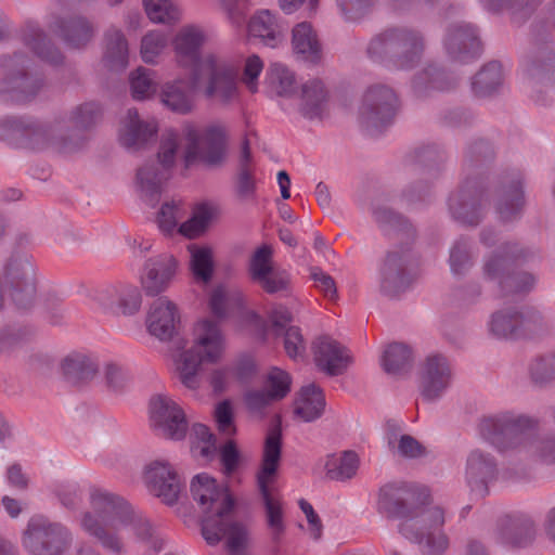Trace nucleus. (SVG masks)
I'll use <instances>...</instances> for the list:
<instances>
[{
	"mask_svg": "<svg viewBox=\"0 0 555 555\" xmlns=\"http://www.w3.org/2000/svg\"><path fill=\"white\" fill-rule=\"evenodd\" d=\"M88 504V509L78 515L77 524L108 553H125L126 540L130 537L154 550L162 548L156 528L122 496L92 487L89 490Z\"/></svg>",
	"mask_w": 555,
	"mask_h": 555,
	"instance_id": "f257e3e1",
	"label": "nucleus"
},
{
	"mask_svg": "<svg viewBox=\"0 0 555 555\" xmlns=\"http://www.w3.org/2000/svg\"><path fill=\"white\" fill-rule=\"evenodd\" d=\"M428 489L404 482L383 486L378 491L377 512L387 518L400 519V534L420 545L425 555H441L449 546L442 530L444 511L430 505Z\"/></svg>",
	"mask_w": 555,
	"mask_h": 555,
	"instance_id": "f03ea898",
	"label": "nucleus"
},
{
	"mask_svg": "<svg viewBox=\"0 0 555 555\" xmlns=\"http://www.w3.org/2000/svg\"><path fill=\"white\" fill-rule=\"evenodd\" d=\"M538 422L511 411L483 416L478 424L480 437L501 452L514 451L525 461L555 463V437L534 435Z\"/></svg>",
	"mask_w": 555,
	"mask_h": 555,
	"instance_id": "7ed1b4c3",
	"label": "nucleus"
},
{
	"mask_svg": "<svg viewBox=\"0 0 555 555\" xmlns=\"http://www.w3.org/2000/svg\"><path fill=\"white\" fill-rule=\"evenodd\" d=\"M191 493L204 514L202 534L210 545L227 539L231 552L238 551L246 541L245 527L232 519L234 500L229 489L206 473L196 475L191 481Z\"/></svg>",
	"mask_w": 555,
	"mask_h": 555,
	"instance_id": "20e7f679",
	"label": "nucleus"
},
{
	"mask_svg": "<svg viewBox=\"0 0 555 555\" xmlns=\"http://www.w3.org/2000/svg\"><path fill=\"white\" fill-rule=\"evenodd\" d=\"M204 42L205 34L202 28L194 25L182 27L172 41L178 63L207 78V98H217L223 103H229L238 95L237 69L233 63L214 54L201 56Z\"/></svg>",
	"mask_w": 555,
	"mask_h": 555,
	"instance_id": "39448f33",
	"label": "nucleus"
},
{
	"mask_svg": "<svg viewBox=\"0 0 555 555\" xmlns=\"http://www.w3.org/2000/svg\"><path fill=\"white\" fill-rule=\"evenodd\" d=\"M282 435L276 425L266 437L261 468L257 474V486L264 507V515L270 531L273 553L279 554L286 531L284 502L275 488V477L281 460Z\"/></svg>",
	"mask_w": 555,
	"mask_h": 555,
	"instance_id": "423d86ee",
	"label": "nucleus"
},
{
	"mask_svg": "<svg viewBox=\"0 0 555 555\" xmlns=\"http://www.w3.org/2000/svg\"><path fill=\"white\" fill-rule=\"evenodd\" d=\"M534 250L519 242L502 243L482 259L481 272L485 281L494 283L503 295L526 293L533 288L535 278L528 272L514 273L511 268L533 258Z\"/></svg>",
	"mask_w": 555,
	"mask_h": 555,
	"instance_id": "0eeeda50",
	"label": "nucleus"
},
{
	"mask_svg": "<svg viewBox=\"0 0 555 555\" xmlns=\"http://www.w3.org/2000/svg\"><path fill=\"white\" fill-rule=\"evenodd\" d=\"M224 349L225 339L219 325L208 319L198 321L193 328L192 346L175 359L181 384L191 390L197 389L201 385V364L219 361Z\"/></svg>",
	"mask_w": 555,
	"mask_h": 555,
	"instance_id": "6e6552de",
	"label": "nucleus"
},
{
	"mask_svg": "<svg viewBox=\"0 0 555 555\" xmlns=\"http://www.w3.org/2000/svg\"><path fill=\"white\" fill-rule=\"evenodd\" d=\"M423 35L409 27L389 28L374 36L366 52L371 60L390 69H411L423 55Z\"/></svg>",
	"mask_w": 555,
	"mask_h": 555,
	"instance_id": "1a4fd4ad",
	"label": "nucleus"
},
{
	"mask_svg": "<svg viewBox=\"0 0 555 555\" xmlns=\"http://www.w3.org/2000/svg\"><path fill=\"white\" fill-rule=\"evenodd\" d=\"M65 128L64 120L39 122L16 117H0V140L13 146L31 149L54 146L64 151Z\"/></svg>",
	"mask_w": 555,
	"mask_h": 555,
	"instance_id": "9d476101",
	"label": "nucleus"
},
{
	"mask_svg": "<svg viewBox=\"0 0 555 555\" xmlns=\"http://www.w3.org/2000/svg\"><path fill=\"white\" fill-rule=\"evenodd\" d=\"M74 542L73 531L43 515L31 516L21 534L27 555H66Z\"/></svg>",
	"mask_w": 555,
	"mask_h": 555,
	"instance_id": "9b49d317",
	"label": "nucleus"
},
{
	"mask_svg": "<svg viewBox=\"0 0 555 555\" xmlns=\"http://www.w3.org/2000/svg\"><path fill=\"white\" fill-rule=\"evenodd\" d=\"M43 85L42 77L30 69V61L23 54L0 60V99L28 102Z\"/></svg>",
	"mask_w": 555,
	"mask_h": 555,
	"instance_id": "f8f14e48",
	"label": "nucleus"
},
{
	"mask_svg": "<svg viewBox=\"0 0 555 555\" xmlns=\"http://www.w3.org/2000/svg\"><path fill=\"white\" fill-rule=\"evenodd\" d=\"M178 141V133L175 130L165 131L160 140L157 164L139 168L137 184L147 199L156 201L162 192L163 183L169 178V170L177 157Z\"/></svg>",
	"mask_w": 555,
	"mask_h": 555,
	"instance_id": "ddd939ff",
	"label": "nucleus"
},
{
	"mask_svg": "<svg viewBox=\"0 0 555 555\" xmlns=\"http://www.w3.org/2000/svg\"><path fill=\"white\" fill-rule=\"evenodd\" d=\"M399 108V100L396 92L385 85L371 86L360 107L362 125L372 134H376L393 120Z\"/></svg>",
	"mask_w": 555,
	"mask_h": 555,
	"instance_id": "4468645a",
	"label": "nucleus"
},
{
	"mask_svg": "<svg viewBox=\"0 0 555 555\" xmlns=\"http://www.w3.org/2000/svg\"><path fill=\"white\" fill-rule=\"evenodd\" d=\"M453 220L465 225H477L486 216V192L475 178L465 179L448 198Z\"/></svg>",
	"mask_w": 555,
	"mask_h": 555,
	"instance_id": "2eb2a0df",
	"label": "nucleus"
},
{
	"mask_svg": "<svg viewBox=\"0 0 555 555\" xmlns=\"http://www.w3.org/2000/svg\"><path fill=\"white\" fill-rule=\"evenodd\" d=\"M150 424L156 435L175 441L185 438L189 423L184 410L169 396L155 395L149 405Z\"/></svg>",
	"mask_w": 555,
	"mask_h": 555,
	"instance_id": "dca6fc26",
	"label": "nucleus"
},
{
	"mask_svg": "<svg viewBox=\"0 0 555 555\" xmlns=\"http://www.w3.org/2000/svg\"><path fill=\"white\" fill-rule=\"evenodd\" d=\"M183 134L189 142L185 163L199 156L207 165H219L225 155V132L220 125H210L198 130L194 125H185Z\"/></svg>",
	"mask_w": 555,
	"mask_h": 555,
	"instance_id": "f3484780",
	"label": "nucleus"
},
{
	"mask_svg": "<svg viewBox=\"0 0 555 555\" xmlns=\"http://www.w3.org/2000/svg\"><path fill=\"white\" fill-rule=\"evenodd\" d=\"M183 216L184 210L179 203L163 204L156 219L159 230L166 235L178 232L189 238L196 237L206 230L214 216V209L208 204H201L195 208L193 216L178 227Z\"/></svg>",
	"mask_w": 555,
	"mask_h": 555,
	"instance_id": "a211bd4d",
	"label": "nucleus"
},
{
	"mask_svg": "<svg viewBox=\"0 0 555 555\" xmlns=\"http://www.w3.org/2000/svg\"><path fill=\"white\" fill-rule=\"evenodd\" d=\"M412 249L409 245H398L389 249L378 270L380 292L395 297L404 292L410 283L409 266L412 262Z\"/></svg>",
	"mask_w": 555,
	"mask_h": 555,
	"instance_id": "6ab92c4d",
	"label": "nucleus"
},
{
	"mask_svg": "<svg viewBox=\"0 0 555 555\" xmlns=\"http://www.w3.org/2000/svg\"><path fill=\"white\" fill-rule=\"evenodd\" d=\"M524 181V172L517 168L509 169L500 176L498 196L494 203V210L500 222L512 223L522 217L526 206Z\"/></svg>",
	"mask_w": 555,
	"mask_h": 555,
	"instance_id": "aec40b11",
	"label": "nucleus"
},
{
	"mask_svg": "<svg viewBox=\"0 0 555 555\" xmlns=\"http://www.w3.org/2000/svg\"><path fill=\"white\" fill-rule=\"evenodd\" d=\"M452 378L453 371L451 363L442 353H429L420 364V391L427 401L440 399L451 386Z\"/></svg>",
	"mask_w": 555,
	"mask_h": 555,
	"instance_id": "412c9836",
	"label": "nucleus"
},
{
	"mask_svg": "<svg viewBox=\"0 0 555 555\" xmlns=\"http://www.w3.org/2000/svg\"><path fill=\"white\" fill-rule=\"evenodd\" d=\"M443 49L454 62L468 63L477 59L482 44L477 26L467 22H455L446 28Z\"/></svg>",
	"mask_w": 555,
	"mask_h": 555,
	"instance_id": "4be33fe9",
	"label": "nucleus"
},
{
	"mask_svg": "<svg viewBox=\"0 0 555 555\" xmlns=\"http://www.w3.org/2000/svg\"><path fill=\"white\" fill-rule=\"evenodd\" d=\"M532 100L543 106L550 101L542 94L555 86V51L548 47L528 55L524 62Z\"/></svg>",
	"mask_w": 555,
	"mask_h": 555,
	"instance_id": "5701e85b",
	"label": "nucleus"
},
{
	"mask_svg": "<svg viewBox=\"0 0 555 555\" xmlns=\"http://www.w3.org/2000/svg\"><path fill=\"white\" fill-rule=\"evenodd\" d=\"M144 482L153 495L169 506L178 502L184 486L176 468L164 460L152 461L145 466Z\"/></svg>",
	"mask_w": 555,
	"mask_h": 555,
	"instance_id": "b1692460",
	"label": "nucleus"
},
{
	"mask_svg": "<svg viewBox=\"0 0 555 555\" xmlns=\"http://www.w3.org/2000/svg\"><path fill=\"white\" fill-rule=\"evenodd\" d=\"M203 74L192 72L190 80L177 78L164 82L159 89V101L168 111L188 115L195 108L196 89Z\"/></svg>",
	"mask_w": 555,
	"mask_h": 555,
	"instance_id": "393cba45",
	"label": "nucleus"
},
{
	"mask_svg": "<svg viewBox=\"0 0 555 555\" xmlns=\"http://www.w3.org/2000/svg\"><path fill=\"white\" fill-rule=\"evenodd\" d=\"M289 374L279 367H272L267 374L266 389L249 390L244 400L247 409L254 414H263L264 410L275 400L283 399L291 389Z\"/></svg>",
	"mask_w": 555,
	"mask_h": 555,
	"instance_id": "a878e982",
	"label": "nucleus"
},
{
	"mask_svg": "<svg viewBox=\"0 0 555 555\" xmlns=\"http://www.w3.org/2000/svg\"><path fill=\"white\" fill-rule=\"evenodd\" d=\"M98 305L105 311L135 314L142 304V296L134 285L119 284L100 288L94 296Z\"/></svg>",
	"mask_w": 555,
	"mask_h": 555,
	"instance_id": "bb28decb",
	"label": "nucleus"
},
{
	"mask_svg": "<svg viewBox=\"0 0 555 555\" xmlns=\"http://www.w3.org/2000/svg\"><path fill=\"white\" fill-rule=\"evenodd\" d=\"M180 313L177 305L167 297L153 301L146 314L147 332L159 340H170L177 333Z\"/></svg>",
	"mask_w": 555,
	"mask_h": 555,
	"instance_id": "cd10ccee",
	"label": "nucleus"
},
{
	"mask_svg": "<svg viewBox=\"0 0 555 555\" xmlns=\"http://www.w3.org/2000/svg\"><path fill=\"white\" fill-rule=\"evenodd\" d=\"M498 474L495 459L488 452L475 449L469 452L465 465V480L472 492L479 496L488 493V486Z\"/></svg>",
	"mask_w": 555,
	"mask_h": 555,
	"instance_id": "c85d7f7f",
	"label": "nucleus"
},
{
	"mask_svg": "<svg viewBox=\"0 0 555 555\" xmlns=\"http://www.w3.org/2000/svg\"><path fill=\"white\" fill-rule=\"evenodd\" d=\"M177 260L164 254L146 260L141 275V285L147 296H157L170 285L177 272Z\"/></svg>",
	"mask_w": 555,
	"mask_h": 555,
	"instance_id": "c756f323",
	"label": "nucleus"
},
{
	"mask_svg": "<svg viewBox=\"0 0 555 555\" xmlns=\"http://www.w3.org/2000/svg\"><path fill=\"white\" fill-rule=\"evenodd\" d=\"M313 351L317 366L330 376L343 374L351 361L348 350L330 337H320Z\"/></svg>",
	"mask_w": 555,
	"mask_h": 555,
	"instance_id": "7c9ffc66",
	"label": "nucleus"
},
{
	"mask_svg": "<svg viewBox=\"0 0 555 555\" xmlns=\"http://www.w3.org/2000/svg\"><path fill=\"white\" fill-rule=\"evenodd\" d=\"M50 28L72 48H83L94 37L95 28L85 16L73 15L65 18L54 16Z\"/></svg>",
	"mask_w": 555,
	"mask_h": 555,
	"instance_id": "2f4dec72",
	"label": "nucleus"
},
{
	"mask_svg": "<svg viewBox=\"0 0 555 555\" xmlns=\"http://www.w3.org/2000/svg\"><path fill=\"white\" fill-rule=\"evenodd\" d=\"M328 92L322 80L309 79L300 87L298 113L309 120H322L327 113Z\"/></svg>",
	"mask_w": 555,
	"mask_h": 555,
	"instance_id": "473e14b6",
	"label": "nucleus"
},
{
	"mask_svg": "<svg viewBox=\"0 0 555 555\" xmlns=\"http://www.w3.org/2000/svg\"><path fill=\"white\" fill-rule=\"evenodd\" d=\"M247 30L250 37L258 38L264 46L278 48L284 41L286 24L275 13L260 10L250 17Z\"/></svg>",
	"mask_w": 555,
	"mask_h": 555,
	"instance_id": "72a5a7b5",
	"label": "nucleus"
},
{
	"mask_svg": "<svg viewBox=\"0 0 555 555\" xmlns=\"http://www.w3.org/2000/svg\"><path fill=\"white\" fill-rule=\"evenodd\" d=\"M4 278L14 288L13 299L16 305L25 307L26 304L18 296L23 294L27 302L33 299L35 293L33 264L26 257H14L4 268Z\"/></svg>",
	"mask_w": 555,
	"mask_h": 555,
	"instance_id": "f704fd0d",
	"label": "nucleus"
},
{
	"mask_svg": "<svg viewBox=\"0 0 555 555\" xmlns=\"http://www.w3.org/2000/svg\"><path fill=\"white\" fill-rule=\"evenodd\" d=\"M292 48L296 57L309 64L322 59V44L314 27L309 22L296 24L292 30Z\"/></svg>",
	"mask_w": 555,
	"mask_h": 555,
	"instance_id": "c9c22d12",
	"label": "nucleus"
},
{
	"mask_svg": "<svg viewBox=\"0 0 555 555\" xmlns=\"http://www.w3.org/2000/svg\"><path fill=\"white\" fill-rule=\"evenodd\" d=\"M157 133L155 119L141 120L138 111L130 108L127 112L119 140L128 149H139L152 140Z\"/></svg>",
	"mask_w": 555,
	"mask_h": 555,
	"instance_id": "e433bc0d",
	"label": "nucleus"
},
{
	"mask_svg": "<svg viewBox=\"0 0 555 555\" xmlns=\"http://www.w3.org/2000/svg\"><path fill=\"white\" fill-rule=\"evenodd\" d=\"M103 63L112 70H122L129 63L128 41L124 33L114 26L104 33Z\"/></svg>",
	"mask_w": 555,
	"mask_h": 555,
	"instance_id": "4c0bfd02",
	"label": "nucleus"
},
{
	"mask_svg": "<svg viewBox=\"0 0 555 555\" xmlns=\"http://www.w3.org/2000/svg\"><path fill=\"white\" fill-rule=\"evenodd\" d=\"M534 533L531 520L506 517L500 522L498 539L505 545L525 547L533 541Z\"/></svg>",
	"mask_w": 555,
	"mask_h": 555,
	"instance_id": "58836bf2",
	"label": "nucleus"
},
{
	"mask_svg": "<svg viewBox=\"0 0 555 555\" xmlns=\"http://www.w3.org/2000/svg\"><path fill=\"white\" fill-rule=\"evenodd\" d=\"M456 85V79L437 66L430 65L420 72L413 80V90L418 98L435 91H447Z\"/></svg>",
	"mask_w": 555,
	"mask_h": 555,
	"instance_id": "ea45409f",
	"label": "nucleus"
},
{
	"mask_svg": "<svg viewBox=\"0 0 555 555\" xmlns=\"http://www.w3.org/2000/svg\"><path fill=\"white\" fill-rule=\"evenodd\" d=\"M245 296L236 287L217 286L210 294L209 308L217 318H225L244 309Z\"/></svg>",
	"mask_w": 555,
	"mask_h": 555,
	"instance_id": "a19ab883",
	"label": "nucleus"
},
{
	"mask_svg": "<svg viewBox=\"0 0 555 555\" xmlns=\"http://www.w3.org/2000/svg\"><path fill=\"white\" fill-rule=\"evenodd\" d=\"M325 408L322 389L314 384L304 386L295 401V414L305 422L319 418Z\"/></svg>",
	"mask_w": 555,
	"mask_h": 555,
	"instance_id": "79ce46f5",
	"label": "nucleus"
},
{
	"mask_svg": "<svg viewBox=\"0 0 555 555\" xmlns=\"http://www.w3.org/2000/svg\"><path fill=\"white\" fill-rule=\"evenodd\" d=\"M234 190L241 201L253 199L256 194V179L247 141L243 142Z\"/></svg>",
	"mask_w": 555,
	"mask_h": 555,
	"instance_id": "37998d69",
	"label": "nucleus"
},
{
	"mask_svg": "<svg viewBox=\"0 0 555 555\" xmlns=\"http://www.w3.org/2000/svg\"><path fill=\"white\" fill-rule=\"evenodd\" d=\"M360 460L356 452L344 451L326 456L324 469L326 476L336 481H346L356 476Z\"/></svg>",
	"mask_w": 555,
	"mask_h": 555,
	"instance_id": "c03bdc74",
	"label": "nucleus"
},
{
	"mask_svg": "<svg viewBox=\"0 0 555 555\" xmlns=\"http://www.w3.org/2000/svg\"><path fill=\"white\" fill-rule=\"evenodd\" d=\"M503 85L501 63L493 61L486 64L473 78L472 90L477 96H489L499 91Z\"/></svg>",
	"mask_w": 555,
	"mask_h": 555,
	"instance_id": "a18cd8bd",
	"label": "nucleus"
},
{
	"mask_svg": "<svg viewBox=\"0 0 555 555\" xmlns=\"http://www.w3.org/2000/svg\"><path fill=\"white\" fill-rule=\"evenodd\" d=\"M489 333L499 339H518L517 310L504 308L493 312L488 322Z\"/></svg>",
	"mask_w": 555,
	"mask_h": 555,
	"instance_id": "49530a36",
	"label": "nucleus"
},
{
	"mask_svg": "<svg viewBox=\"0 0 555 555\" xmlns=\"http://www.w3.org/2000/svg\"><path fill=\"white\" fill-rule=\"evenodd\" d=\"M267 87L278 96L288 98L296 90L294 73L281 63H272L266 73Z\"/></svg>",
	"mask_w": 555,
	"mask_h": 555,
	"instance_id": "de8ad7c7",
	"label": "nucleus"
},
{
	"mask_svg": "<svg viewBox=\"0 0 555 555\" xmlns=\"http://www.w3.org/2000/svg\"><path fill=\"white\" fill-rule=\"evenodd\" d=\"M25 44L42 61L53 65L62 63L63 55L55 48L46 34L38 27H30L24 35Z\"/></svg>",
	"mask_w": 555,
	"mask_h": 555,
	"instance_id": "09e8293b",
	"label": "nucleus"
},
{
	"mask_svg": "<svg viewBox=\"0 0 555 555\" xmlns=\"http://www.w3.org/2000/svg\"><path fill=\"white\" fill-rule=\"evenodd\" d=\"M131 96L137 101H144L157 92L156 73L145 67H138L129 75Z\"/></svg>",
	"mask_w": 555,
	"mask_h": 555,
	"instance_id": "8fccbe9b",
	"label": "nucleus"
},
{
	"mask_svg": "<svg viewBox=\"0 0 555 555\" xmlns=\"http://www.w3.org/2000/svg\"><path fill=\"white\" fill-rule=\"evenodd\" d=\"M412 349L400 343H393L384 350L380 364L388 374H399L403 372L412 361Z\"/></svg>",
	"mask_w": 555,
	"mask_h": 555,
	"instance_id": "3c124183",
	"label": "nucleus"
},
{
	"mask_svg": "<svg viewBox=\"0 0 555 555\" xmlns=\"http://www.w3.org/2000/svg\"><path fill=\"white\" fill-rule=\"evenodd\" d=\"M449 264L454 275H464L474 264L473 242L467 237H460L452 244L449 255Z\"/></svg>",
	"mask_w": 555,
	"mask_h": 555,
	"instance_id": "603ef678",
	"label": "nucleus"
},
{
	"mask_svg": "<svg viewBox=\"0 0 555 555\" xmlns=\"http://www.w3.org/2000/svg\"><path fill=\"white\" fill-rule=\"evenodd\" d=\"M62 371L67 380L78 383L92 377L96 365L88 356L75 353L65 358Z\"/></svg>",
	"mask_w": 555,
	"mask_h": 555,
	"instance_id": "864d4df0",
	"label": "nucleus"
},
{
	"mask_svg": "<svg viewBox=\"0 0 555 555\" xmlns=\"http://www.w3.org/2000/svg\"><path fill=\"white\" fill-rule=\"evenodd\" d=\"M543 0H478L489 12L508 11L515 17H526L531 14Z\"/></svg>",
	"mask_w": 555,
	"mask_h": 555,
	"instance_id": "5fc2aeb1",
	"label": "nucleus"
},
{
	"mask_svg": "<svg viewBox=\"0 0 555 555\" xmlns=\"http://www.w3.org/2000/svg\"><path fill=\"white\" fill-rule=\"evenodd\" d=\"M191 254V271L197 282L208 283L214 273V259L211 249L208 247H199L191 245L189 247Z\"/></svg>",
	"mask_w": 555,
	"mask_h": 555,
	"instance_id": "6e6d98bb",
	"label": "nucleus"
},
{
	"mask_svg": "<svg viewBox=\"0 0 555 555\" xmlns=\"http://www.w3.org/2000/svg\"><path fill=\"white\" fill-rule=\"evenodd\" d=\"M143 4L153 23H175L180 20L181 9L173 0H143Z\"/></svg>",
	"mask_w": 555,
	"mask_h": 555,
	"instance_id": "4d7b16f0",
	"label": "nucleus"
},
{
	"mask_svg": "<svg viewBox=\"0 0 555 555\" xmlns=\"http://www.w3.org/2000/svg\"><path fill=\"white\" fill-rule=\"evenodd\" d=\"M372 214L375 221L384 231H402L408 236L414 234V229L409 220L386 206L375 205Z\"/></svg>",
	"mask_w": 555,
	"mask_h": 555,
	"instance_id": "13d9d810",
	"label": "nucleus"
},
{
	"mask_svg": "<svg viewBox=\"0 0 555 555\" xmlns=\"http://www.w3.org/2000/svg\"><path fill=\"white\" fill-rule=\"evenodd\" d=\"M168 43V37L160 30H152L143 36L140 53L143 62L154 64Z\"/></svg>",
	"mask_w": 555,
	"mask_h": 555,
	"instance_id": "bf43d9fd",
	"label": "nucleus"
},
{
	"mask_svg": "<svg viewBox=\"0 0 555 555\" xmlns=\"http://www.w3.org/2000/svg\"><path fill=\"white\" fill-rule=\"evenodd\" d=\"M191 435L194 439L193 449L197 451L202 457L210 460L217 451L216 439L210 429L204 424H194L191 429Z\"/></svg>",
	"mask_w": 555,
	"mask_h": 555,
	"instance_id": "052dcab7",
	"label": "nucleus"
},
{
	"mask_svg": "<svg viewBox=\"0 0 555 555\" xmlns=\"http://www.w3.org/2000/svg\"><path fill=\"white\" fill-rule=\"evenodd\" d=\"M272 267V248L268 245L258 247L250 257L248 271L254 282L264 278L271 273Z\"/></svg>",
	"mask_w": 555,
	"mask_h": 555,
	"instance_id": "680f3d73",
	"label": "nucleus"
},
{
	"mask_svg": "<svg viewBox=\"0 0 555 555\" xmlns=\"http://www.w3.org/2000/svg\"><path fill=\"white\" fill-rule=\"evenodd\" d=\"M102 114L96 102H86L78 105L69 116V122L78 129H87L94 125Z\"/></svg>",
	"mask_w": 555,
	"mask_h": 555,
	"instance_id": "e2e57ef3",
	"label": "nucleus"
},
{
	"mask_svg": "<svg viewBox=\"0 0 555 555\" xmlns=\"http://www.w3.org/2000/svg\"><path fill=\"white\" fill-rule=\"evenodd\" d=\"M529 374L535 384H546L555 379V353L535 358L529 365Z\"/></svg>",
	"mask_w": 555,
	"mask_h": 555,
	"instance_id": "0e129e2a",
	"label": "nucleus"
},
{
	"mask_svg": "<svg viewBox=\"0 0 555 555\" xmlns=\"http://www.w3.org/2000/svg\"><path fill=\"white\" fill-rule=\"evenodd\" d=\"M387 440L390 449H395L396 442H398L397 451L403 457L416 459L426 454L425 447L410 435H401L399 439H397V435L391 434L388 436Z\"/></svg>",
	"mask_w": 555,
	"mask_h": 555,
	"instance_id": "69168bd1",
	"label": "nucleus"
},
{
	"mask_svg": "<svg viewBox=\"0 0 555 555\" xmlns=\"http://www.w3.org/2000/svg\"><path fill=\"white\" fill-rule=\"evenodd\" d=\"M519 338L535 334L543 327V317L532 308L517 311Z\"/></svg>",
	"mask_w": 555,
	"mask_h": 555,
	"instance_id": "338daca9",
	"label": "nucleus"
},
{
	"mask_svg": "<svg viewBox=\"0 0 555 555\" xmlns=\"http://www.w3.org/2000/svg\"><path fill=\"white\" fill-rule=\"evenodd\" d=\"M261 288L268 294L285 293L291 294V276L285 271L268 273L257 281Z\"/></svg>",
	"mask_w": 555,
	"mask_h": 555,
	"instance_id": "774afa93",
	"label": "nucleus"
}]
</instances>
